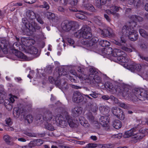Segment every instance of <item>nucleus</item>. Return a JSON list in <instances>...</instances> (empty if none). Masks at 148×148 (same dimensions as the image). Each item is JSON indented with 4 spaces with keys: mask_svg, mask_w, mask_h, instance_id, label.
I'll use <instances>...</instances> for the list:
<instances>
[{
    "mask_svg": "<svg viewBox=\"0 0 148 148\" xmlns=\"http://www.w3.org/2000/svg\"><path fill=\"white\" fill-rule=\"evenodd\" d=\"M129 17L131 21L129 22V26L125 25L122 30V35L121 37V42L122 43H125L126 40L125 37H128L132 41H136L138 39V32L134 30V27L136 25L137 22H140L143 21L142 17L136 15H132L129 16Z\"/></svg>",
    "mask_w": 148,
    "mask_h": 148,
    "instance_id": "obj_1",
    "label": "nucleus"
},
{
    "mask_svg": "<svg viewBox=\"0 0 148 148\" xmlns=\"http://www.w3.org/2000/svg\"><path fill=\"white\" fill-rule=\"evenodd\" d=\"M44 112L43 115L41 114H38L36 116V119L37 120H40L41 119L47 122V124L45 125V127L48 130L53 131L54 130L53 127L51 124L48 123V122L53 119V121L56 123H57L63 126V124H65V121H64V117L61 114H58L55 116L52 115L51 112L48 110H45L43 111Z\"/></svg>",
    "mask_w": 148,
    "mask_h": 148,
    "instance_id": "obj_2",
    "label": "nucleus"
},
{
    "mask_svg": "<svg viewBox=\"0 0 148 148\" xmlns=\"http://www.w3.org/2000/svg\"><path fill=\"white\" fill-rule=\"evenodd\" d=\"M105 49L106 54H112L113 56L117 57V59L119 62L126 63L128 61L127 54L121 50L116 49L113 50L110 47H108Z\"/></svg>",
    "mask_w": 148,
    "mask_h": 148,
    "instance_id": "obj_3",
    "label": "nucleus"
},
{
    "mask_svg": "<svg viewBox=\"0 0 148 148\" xmlns=\"http://www.w3.org/2000/svg\"><path fill=\"white\" fill-rule=\"evenodd\" d=\"M75 35L77 38L85 39H89L92 36L90 28L87 25L83 26L75 34Z\"/></svg>",
    "mask_w": 148,
    "mask_h": 148,
    "instance_id": "obj_4",
    "label": "nucleus"
},
{
    "mask_svg": "<svg viewBox=\"0 0 148 148\" xmlns=\"http://www.w3.org/2000/svg\"><path fill=\"white\" fill-rule=\"evenodd\" d=\"M25 49L24 47L19 43L15 42L13 45V48L12 49V53H14L18 57L25 59L27 56L23 53L19 51H23Z\"/></svg>",
    "mask_w": 148,
    "mask_h": 148,
    "instance_id": "obj_5",
    "label": "nucleus"
},
{
    "mask_svg": "<svg viewBox=\"0 0 148 148\" xmlns=\"http://www.w3.org/2000/svg\"><path fill=\"white\" fill-rule=\"evenodd\" d=\"M98 73L96 69L91 67L89 69L88 79L93 84L99 83L101 82V78L98 75Z\"/></svg>",
    "mask_w": 148,
    "mask_h": 148,
    "instance_id": "obj_6",
    "label": "nucleus"
},
{
    "mask_svg": "<svg viewBox=\"0 0 148 148\" xmlns=\"http://www.w3.org/2000/svg\"><path fill=\"white\" fill-rule=\"evenodd\" d=\"M77 25V23L75 21L66 20L62 22L61 27L63 31L67 32L71 30L74 31L76 29Z\"/></svg>",
    "mask_w": 148,
    "mask_h": 148,
    "instance_id": "obj_7",
    "label": "nucleus"
},
{
    "mask_svg": "<svg viewBox=\"0 0 148 148\" xmlns=\"http://www.w3.org/2000/svg\"><path fill=\"white\" fill-rule=\"evenodd\" d=\"M58 75L59 76L55 78L52 76L49 77V80L51 84L57 86H60L61 83L60 77L62 76L67 75V72L64 69L62 68L58 70Z\"/></svg>",
    "mask_w": 148,
    "mask_h": 148,
    "instance_id": "obj_8",
    "label": "nucleus"
},
{
    "mask_svg": "<svg viewBox=\"0 0 148 148\" xmlns=\"http://www.w3.org/2000/svg\"><path fill=\"white\" fill-rule=\"evenodd\" d=\"M36 18V15L35 13L30 10H27L25 13V17L22 19L23 23L25 26L27 24H28L31 22L34 21Z\"/></svg>",
    "mask_w": 148,
    "mask_h": 148,
    "instance_id": "obj_9",
    "label": "nucleus"
},
{
    "mask_svg": "<svg viewBox=\"0 0 148 148\" xmlns=\"http://www.w3.org/2000/svg\"><path fill=\"white\" fill-rule=\"evenodd\" d=\"M100 31L101 34L103 38H111L114 35L113 30L110 27H108L103 29H100Z\"/></svg>",
    "mask_w": 148,
    "mask_h": 148,
    "instance_id": "obj_10",
    "label": "nucleus"
},
{
    "mask_svg": "<svg viewBox=\"0 0 148 148\" xmlns=\"http://www.w3.org/2000/svg\"><path fill=\"white\" fill-rule=\"evenodd\" d=\"M127 68L133 72H140L141 70L142 66L140 64L133 63L132 64H127Z\"/></svg>",
    "mask_w": 148,
    "mask_h": 148,
    "instance_id": "obj_11",
    "label": "nucleus"
},
{
    "mask_svg": "<svg viewBox=\"0 0 148 148\" xmlns=\"http://www.w3.org/2000/svg\"><path fill=\"white\" fill-rule=\"evenodd\" d=\"M112 113L119 119L123 120L125 118L123 110L119 108H114L112 110Z\"/></svg>",
    "mask_w": 148,
    "mask_h": 148,
    "instance_id": "obj_12",
    "label": "nucleus"
},
{
    "mask_svg": "<svg viewBox=\"0 0 148 148\" xmlns=\"http://www.w3.org/2000/svg\"><path fill=\"white\" fill-rule=\"evenodd\" d=\"M25 27L30 32H34L36 30H39L41 27L37 25L35 21L31 22V23L28 24H27L25 26Z\"/></svg>",
    "mask_w": 148,
    "mask_h": 148,
    "instance_id": "obj_13",
    "label": "nucleus"
},
{
    "mask_svg": "<svg viewBox=\"0 0 148 148\" xmlns=\"http://www.w3.org/2000/svg\"><path fill=\"white\" fill-rule=\"evenodd\" d=\"M72 99L73 102L76 103H79L82 101L84 98L80 92L76 91L74 93Z\"/></svg>",
    "mask_w": 148,
    "mask_h": 148,
    "instance_id": "obj_14",
    "label": "nucleus"
},
{
    "mask_svg": "<svg viewBox=\"0 0 148 148\" xmlns=\"http://www.w3.org/2000/svg\"><path fill=\"white\" fill-rule=\"evenodd\" d=\"M145 136L144 134L139 132L136 134H134L132 137V141L134 143H136L141 140Z\"/></svg>",
    "mask_w": 148,
    "mask_h": 148,
    "instance_id": "obj_15",
    "label": "nucleus"
},
{
    "mask_svg": "<svg viewBox=\"0 0 148 148\" xmlns=\"http://www.w3.org/2000/svg\"><path fill=\"white\" fill-rule=\"evenodd\" d=\"M109 122V118L107 116H102L99 119V123L103 127H107Z\"/></svg>",
    "mask_w": 148,
    "mask_h": 148,
    "instance_id": "obj_16",
    "label": "nucleus"
},
{
    "mask_svg": "<svg viewBox=\"0 0 148 148\" xmlns=\"http://www.w3.org/2000/svg\"><path fill=\"white\" fill-rule=\"evenodd\" d=\"M82 108L80 107L76 106L72 110V115L75 117L79 116L82 113Z\"/></svg>",
    "mask_w": 148,
    "mask_h": 148,
    "instance_id": "obj_17",
    "label": "nucleus"
},
{
    "mask_svg": "<svg viewBox=\"0 0 148 148\" xmlns=\"http://www.w3.org/2000/svg\"><path fill=\"white\" fill-rule=\"evenodd\" d=\"M25 110L23 108H19L18 107H14L13 109V114L16 117H18L20 114L25 112Z\"/></svg>",
    "mask_w": 148,
    "mask_h": 148,
    "instance_id": "obj_18",
    "label": "nucleus"
},
{
    "mask_svg": "<svg viewBox=\"0 0 148 148\" xmlns=\"http://www.w3.org/2000/svg\"><path fill=\"white\" fill-rule=\"evenodd\" d=\"M65 117L67 122L69 124V126L71 128H74L77 125L76 122L73 121V119L68 113H67L66 114Z\"/></svg>",
    "mask_w": 148,
    "mask_h": 148,
    "instance_id": "obj_19",
    "label": "nucleus"
},
{
    "mask_svg": "<svg viewBox=\"0 0 148 148\" xmlns=\"http://www.w3.org/2000/svg\"><path fill=\"white\" fill-rule=\"evenodd\" d=\"M77 0H68V3L72 7L69 6V9L70 11L77 12V10L73 6L76 5L77 3Z\"/></svg>",
    "mask_w": 148,
    "mask_h": 148,
    "instance_id": "obj_20",
    "label": "nucleus"
},
{
    "mask_svg": "<svg viewBox=\"0 0 148 148\" xmlns=\"http://www.w3.org/2000/svg\"><path fill=\"white\" fill-rule=\"evenodd\" d=\"M77 11L79 12L75 14V16L77 18L81 19H84L86 18V17L85 15H87L88 14L86 12L81 10H77Z\"/></svg>",
    "mask_w": 148,
    "mask_h": 148,
    "instance_id": "obj_21",
    "label": "nucleus"
},
{
    "mask_svg": "<svg viewBox=\"0 0 148 148\" xmlns=\"http://www.w3.org/2000/svg\"><path fill=\"white\" fill-rule=\"evenodd\" d=\"M104 87H105L107 89L109 90H113L114 89L116 92H121V90H118L117 89H115L113 84L109 82H105L104 84Z\"/></svg>",
    "mask_w": 148,
    "mask_h": 148,
    "instance_id": "obj_22",
    "label": "nucleus"
},
{
    "mask_svg": "<svg viewBox=\"0 0 148 148\" xmlns=\"http://www.w3.org/2000/svg\"><path fill=\"white\" fill-rule=\"evenodd\" d=\"M101 113L103 114H108L109 111V108L106 106H100L99 108Z\"/></svg>",
    "mask_w": 148,
    "mask_h": 148,
    "instance_id": "obj_23",
    "label": "nucleus"
},
{
    "mask_svg": "<svg viewBox=\"0 0 148 148\" xmlns=\"http://www.w3.org/2000/svg\"><path fill=\"white\" fill-rule=\"evenodd\" d=\"M78 119L80 124L82 125L85 127H89L90 125L89 124L87 121L85 120L84 117L80 116Z\"/></svg>",
    "mask_w": 148,
    "mask_h": 148,
    "instance_id": "obj_24",
    "label": "nucleus"
},
{
    "mask_svg": "<svg viewBox=\"0 0 148 148\" xmlns=\"http://www.w3.org/2000/svg\"><path fill=\"white\" fill-rule=\"evenodd\" d=\"M83 5L85 9L88 10L91 12L95 11V9L94 6L90 4L83 3Z\"/></svg>",
    "mask_w": 148,
    "mask_h": 148,
    "instance_id": "obj_25",
    "label": "nucleus"
},
{
    "mask_svg": "<svg viewBox=\"0 0 148 148\" xmlns=\"http://www.w3.org/2000/svg\"><path fill=\"white\" fill-rule=\"evenodd\" d=\"M29 53L31 54L35 55L36 57H37L39 56L38 54V49L34 46H32L29 50Z\"/></svg>",
    "mask_w": 148,
    "mask_h": 148,
    "instance_id": "obj_26",
    "label": "nucleus"
},
{
    "mask_svg": "<svg viewBox=\"0 0 148 148\" xmlns=\"http://www.w3.org/2000/svg\"><path fill=\"white\" fill-rule=\"evenodd\" d=\"M113 126L115 129H119L122 126L121 122L118 120H115L113 123Z\"/></svg>",
    "mask_w": 148,
    "mask_h": 148,
    "instance_id": "obj_27",
    "label": "nucleus"
},
{
    "mask_svg": "<svg viewBox=\"0 0 148 148\" xmlns=\"http://www.w3.org/2000/svg\"><path fill=\"white\" fill-rule=\"evenodd\" d=\"M134 130L131 129L125 132L123 135V137L124 138H128L131 136H133L134 133Z\"/></svg>",
    "mask_w": 148,
    "mask_h": 148,
    "instance_id": "obj_28",
    "label": "nucleus"
},
{
    "mask_svg": "<svg viewBox=\"0 0 148 148\" xmlns=\"http://www.w3.org/2000/svg\"><path fill=\"white\" fill-rule=\"evenodd\" d=\"M120 9H121L120 7L114 5L111 7L110 10H109L107 11L106 12L108 13V12L111 13V12H112L113 11V12H118Z\"/></svg>",
    "mask_w": 148,
    "mask_h": 148,
    "instance_id": "obj_29",
    "label": "nucleus"
},
{
    "mask_svg": "<svg viewBox=\"0 0 148 148\" xmlns=\"http://www.w3.org/2000/svg\"><path fill=\"white\" fill-rule=\"evenodd\" d=\"M99 45L102 47H108L110 45V42L106 40H101L99 42Z\"/></svg>",
    "mask_w": 148,
    "mask_h": 148,
    "instance_id": "obj_30",
    "label": "nucleus"
},
{
    "mask_svg": "<svg viewBox=\"0 0 148 148\" xmlns=\"http://www.w3.org/2000/svg\"><path fill=\"white\" fill-rule=\"evenodd\" d=\"M34 118L32 115L31 114H28L25 117V121L27 122L28 124L32 123L33 121Z\"/></svg>",
    "mask_w": 148,
    "mask_h": 148,
    "instance_id": "obj_31",
    "label": "nucleus"
},
{
    "mask_svg": "<svg viewBox=\"0 0 148 148\" xmlns=\"http://www.w3.org/2000/svg\"><path fill=\"white\" fill-rule=\"evenodd\" d=\"M86 117L89 121L92 122L94 121V117L91 112H89L86 114Z\"/></svg>",
    "mask_w": 148,
    "mask_h": 148,
    "instance_id": "obj_32",
    "label": "nucleus"
},
{
    "mask_svg": "<svg viewBox=\"0 0 148 148\" xmlns=\"http://www.w3.org/2000/svg\"><path fill=\"white\" fill-rule=\"evenodd\" d=\"M88 106V107H86V109L87 110L94 113H95L96 112L97 109L96 107L92 104H90V106Z\"/></svg>",
    "mask_w": 148,
    "mask_h": 148,
    "instance_id": "obj_33",
    "label": "nucleus"
},
{
    "mask_svg": "<svg viewBox=\"0 0 148 148\" xmlns=\"http://www.w3.org/2000/svg\"><path fill=\"white\" fill-rule=\"evenodd\" d=\"M98 40V38L97 37H93L89 41V43L90 45L91 46L97 43Z\"/></svg>",
    "mask_w": 148,
    "mask_h": 148,
    "instance_id": "obj_34",
    "label": "nucleus"
},
{
    "mask_svg": "<svg viewBox=\"0 0 148 148\" xmlns=\"http://www.w3.org/2000/svg\"><path fill=\"white\" fill-rule=\"evenodd\" d=\"M130 3V4H134L136 7H138L140 6L141 4L140 0H129Z\"/></svg>",
    "mask_w": 148,
    "mask_h": 148,
    "instance_id": "obj_35",
    "label": "nucleus"
},
{
    "mask_svg": "<svg viewBox=\"0 0 148 148\" xmlns=\"http://www.w3.org/2000/svg\"><path fill=\"white\" fill-rule=\"evenodd\" d=\"M46 15L47 18L49 20H53L55 18V15L53 13L47 12L46 13Z\"/></svg>",
    "mask_w": 148,
    "mask_h": 148,
    "instance_id": "obj_36",
    "label": "nucleus"
},
{
    "mask_svg": "<svg viewBox=\"0 0 148 148\" xmlns=\"http://www.w3.org/2000/svg\"><path fill=\"white\" fill-rule=\"evenodd\" d=\"M85 96L89 99H92L89 96H91L94 98H95L98 96V94L97 93L95 92H92V93L90 94L89 95H85Z\"/></svg>",
    "mask_w": 148,
    "mask_h": 148,
    "instance_id": "obj_37",
    "label": "nucleus"
},
{
    "mask_svg": "<svg viewBox=\"0 0 148 148\" xmlns=\"http://www.w3.org/2000/svg\"><path fill=\"white\" fill-rule=\"evenodd\" d=\"M139 31L140 35L142 37L144 38H147L148 37L147 33L144 29H140Z\"/></svg>",
    "mask_w": 148,
    "mask_h": 148,
    "instance_id": "obj_38",
    "label": "nucleus"
},
{
    "mask_svg": "<svg viewBox=\"0 0 148 148\" xmlns=\"http://www.w3.org/2000/svg\"><path fill=\"white\" fill-rule=\"evenodd\" d=\"M3 139L7 144H10V137L8 135H4L3 137Z\"/></svg>",
    "mask_w": 148,
    "mask_h": 148,
    "instance_id": "obj_39",
    "label": "nucleus"
},
{
    "mask_svg": "<svg viewBox=\"0 0 148 148\" xmlns=\"http://www.w3.org/2000/svg\"><path fill=\"white\" fill-rule=\"evenodd\" d=\"M24 134L29 137H37V134L36 133L25 132L24 133Z\"/></svg>",
    "mask_w": 148,
    "mask_h": 148,
    "instance_id": "obj_40",
    "label": "nucleus"
},
{
    "mask_svg": "<svg viewBox=\"0 0 148 148\" xmlns=\"http://www.w3.org/2000/svg\"><path fill=\"white\" fill-rule=\"evenodd\" d=\"M78 77L79 79L80 80L84 81L86 79H89L88 76L85 75L84 74H81L79 75Z\"/></svg>",
    "mask_w": 148,
    "mask_h": 148,
    "instance_id": "obj_41",
    "label": "nucleus"
},
{
    "mask_svg": "<svg viewBox=\"0 0 148 148\" xmlns=\"http://www.w3.org/2000/svg\"><path fill=\"white\" fill-rule=\"evenodd\" d=\"M4 106L8 111L11 110L13 108L12 105L10 102H9L8 103H5Z\"/></svg>",
    "mask_w": 148,
    "mask_h": 148,
    "instance_id": "obj_42",
    "label": "nucleus"
},
{
    "mask_svg": "<svg viewBox=\"0 0 148 148\" xmlns=\"http://www.w3.org/2000/svg\"><path fill=\"white\" fill-rule=\"evenodd\" d=\"M36 145L37 146H39L42 145L44 143V141L41 139H35Z\"/></svg>",
    "mask_w": 148,
    "mask_h": 148,
    "instance_id": "obj_43",
    "label": "nucleus"
},
{
    "mask_svg": "<svg viewBox=\"0 0 148 148\" xmlns=\"http://www.w3.org/2000/svg\"><path fill=\"white\" fill-rule=\"evenodd\" d=\"M40 7L45 8L46 10H48L49 8V6L47 2L46 1H44L43 2V5H41Z\"/></svg>",
    "mask_w": 148,
    "mask_h": 148,
    "instance_id": "obj_44",
    "label": "nucleus"
},
{
    "mask_svg": "<svg viewBox=\"0 0 148 148\" xmlns=\"http://www.w3.org/2000/svg\"><path fill=\"white\" fill-rule=\"evenodd\" d=\"M5 121L6 124L8 125L11 126L12 125L13 123L12 119L10 118L6 119L5 120Z\"/></svg>",
    "mask_w": 148,
    "mask_h": 148,
    "instance_id": "obj_45",
    "label": "nucleus"
},
{
    "mask_svg": "<svg viewBox=\"0 0 148 148\" xmlns=\"http://www.w3.org/2000/svg\"><path fill=\"white\" fill-rule=\"evenodd\" d=\"M36 145V143L34 140L31 141L28 144V146L29 148H32L35 147Z\"/></svg>",
    "mask_w": 148,
    "mask_h": 148,
    "instance_id": "obj_46",
    "label": "nucleus"
},
{
    "mask_svg": "<svg viewBox=\"0 0 148 148\" xmlns=\"http://www.w3.org/2000/svg\"><path fill=\"white\" fill-rule=\"evenodd\" d=\"M96 147V144L94 143H89L84 148H92L95 147Z\"/></svg>",
    "mask_w": 148,
    "mask_h": 148,
    "instance_id": "obj_47",
    "label": "nucleus"
},
{
    "mask_svg": "<svg viewBox=\"0 0 148 148\" xmlns=\"http://www.w3.org/2000/svg\"><path fill=\"white\" fill-rule=\"evenodd\" d=\"M122 49L123 50L128 52H131L132 51V50L130 48H129L125 47H122Z\"/></svg>",
    "mask_w": 148,
    "mask_h": 148,
    "instance_id": "obj_48",
    "label": "nucleus"
},
{
    "mask_svg": "<svg viewBox=\"0 0 148 148\" xmlns=\"http://www.w3.org/2000/svg\"><path fill=\"white\" fill-rule=\"evenodd\" d=\"M10 125L6 126L5 127V130L8 131H12L14 130V128L11 126H10Z\"/></svg>",
    "mask_w": 148,
    "mask_h": 148,
    "instance_id": "obj_49",
    "label": "nucleus"
},
{
    "mask_svg": "<svg viewBox=\"0 0 148 148\" xmlns=\"http://www.w3.org/2000/svg\"><path fill=\"white\" fill-rule=\"evenodd\" d=\"M67 41L70 44L73 45L74 43V41L73 40L70 38H68L66 39Z\"/></svg>",
    "mask_w": 148,
    "mask_h": 148,
    "instance_id": "obj_50",
    "label": "nucleus"
},
{
    "mask_svg": "<svg viewBox=\"0 0 148 148\" xmlns=\"http://www.w3.org/2000/svg\"><path fill=\"white\" fill-rule=\"evenodd\" d=\"M104 16L105 18L108 22L110 23L111 22V20L110 17L107 14H104Z\"/></svg>",
    "mask_w": 148,
    "mask_h": 148,
    "instance_id": "obj_51",
    "label": "nucleus"
},
{
    "mask_svg": "<svg viewBox=\"0 0 148 148\" xmlns=\"http://www.w3.org/2000/svg\"><path fill=\"white\" fill-rule=\"evenodd\" d=\"M120 106L125 109H127L128 107L124 103H120Z\"/></svg>",
    "mask_w": 148,
    "mask_h": 148,
    "instance_id": "obj_52",
    "label": "nucleus"
},
{
    "mask_svg": "<svg viewBox=\"0 0 148 148\" xmlns=\"http://www.w3.org/2000/svg\"><path fill=\"white\" fill-rule=\"evenodd\" d=\"M24 2L29 4H32L36 2V0H24Z\"/></svg>",
    "mask_w": 148,
    "mask_h": 148,
    "instance_id": "obj_53",
    "label": "nucleus"
},
{
    "mask_svg": "<svg viewBox=\"0 0 148 148\" xmlns=\"http://www.w3.org/2000/svg\"><path fill=\"white\" fill-rule=\"evenodd\" d=\"M14 98H17V97L16 96L12 95L10 98V102L11 103H13L14 101Z\"/></svg>",
    "mask_w": 148,
    "mask_h": 148,
    "instance_id": "obj_54",
    "label": "nucleus"
},
{
    "mask_svg": "<svg viewBox=\"0 0 148 148\" xmlns=\"http://www.w3.org/2000/svg\"><path fill=\"white\" fill-rule=\"evenodd\" d=\"M111 14H112L115 17L118 18L119 16V14L116 12H112L110 13Z\"/></svg>",
    "mask_w": 148,
    "mask_h": 148,
    "instance_id": "obj_55",
    "label": "nucleus"
},
{
    "mask_svg": "<svg viewBox=\"0 0 148 148\" xmlns=\"http://www.w3.org/2000/svg\"><path fill=\"white\" fill-rule=\"evenodd\" d=\"M95 4H96V6L98 7V8H99L100 9H101L102 10H105L107 8V6H106V5H105L106 4V3H105L104 4V5L103 6H102L101 7H98L97 5H96V2H95Z\"/></svg>",
    "mask_w": 148,
    "mask_h": 148,
    "instance_id": "obj_56",
    "label": "nucleus"
},
{
    "mask_svg": "<svg viewBox=\"0 0 148 148\" xmlns=\"http://www.w3.org/2000/svg\"><path fill=\"white\" fill-rule=\"evenodd\" d=\"M37 21L40 24H43L44 23L43 21H42V19L40 17H38L37 18Z\"/></svg>",
    "mask_w": 148,
    "mask_h": 148,
    "instance_id": "obj_57",
    "label": "nucleus"
},
{
    "mask_svg": "<svg viewBox=\"0 0 148 148\" xmlns=\"http://www.w3.org/2000/svg\"><path fill=\"white\" fill-rule=\"evenodd\" d=\"M58 10L60 12H64V8L62 6H59V7L58 8Z\"/></svg>",
    "mask_w": 148,
    "mask_h": 148,
    "instance_id": "obj_58",
    "label": "nucleus"
},
{
    "mask_svg": "<svg viewBox=\"0 0 148 148\" xmlns=\"http://www.w3.org/2000/svg\"><path fill=\"white\" fill-rule=\"evenodd\" d=\"M110 146L109 144H104L102 145L101 148H110Z\"/></svg>",
    "mask_w": 148,
    "mask_h": 148,
    "instance_id": "obj_59",
    "label": "nucleus"
},
{
    "mask_svg": "<svg viewBox=\"0 0 148 148\" xmlns=\"http://www.w3.org/2000/svg\"><path fill=\"white\" fill-rule=\"evenodd\" d=\"M27 42L31 43L29 45H33L35 43V41L34 40H28Z\"/></svg>",
    "mask_w": 148,
    "mask_h": 148,
    "instance_id": "obj_60",
    "label": "nucleus"
},
{
    "mask_svg": "<svg viewBox=\"0 0 148 148\" xmlns=\"http://www.w3.org/2000/svg\"><path fill=\"white\" fill-rule=\"evenodd\" d=\"M18 141L22 142H25L26 141V140L23 138H19L18 139Z\"/></svg>",
    "mask_w": 148,
    "mask_h": 148,
    "instance_id": "obj_61",
    "label": "nucleus"
},
{
    "mask_svg": "<svg viewBox=\"0 0 148 148\" xmlns=\"http://www.w3.org/2000/svg\"><path fill=\"white\" fill-rule=\"evenodd\" d=\"M102 98L103 99L105 100H108L110 98L108 96L105 95L103 96Z\"/></svg>",
    "mask_w": 148,
    "mask_h": 148,
    "instance_id": "obj_62",
    "label": "nucleus"
},
{
    "mask_svg": "<svg viewBox=\"0 0 148 148\" xmlns=\"http://www.w3.org/2000/svg\"><path fill=\"white\" fill-rule=\"evenodd\" d=\"M140 46L141 48L143 49H145L147 48V46L145 44H141Z\"/></svg>",
    "mask_w": 148,
    "mask_h": 148,
    "instance_id": "obj_63",
    "label": "nucleus"
},
{
    "mask_svg": "<svg viewBox=\"0 0 148 148\" xmlns=\"http://www.w3.org/2000/svg\"><path fill=\"white\" fill-rule=\"evenodd\" d=\"M15 79L16 81L18 82H20V81L22 80L20 77H15Z\"/></svg>",
    "mask_w": 148,
    "mask_h": 148,
    "instance_id": "obj_64",
    "label": "nucleus"
}]
</instances>
